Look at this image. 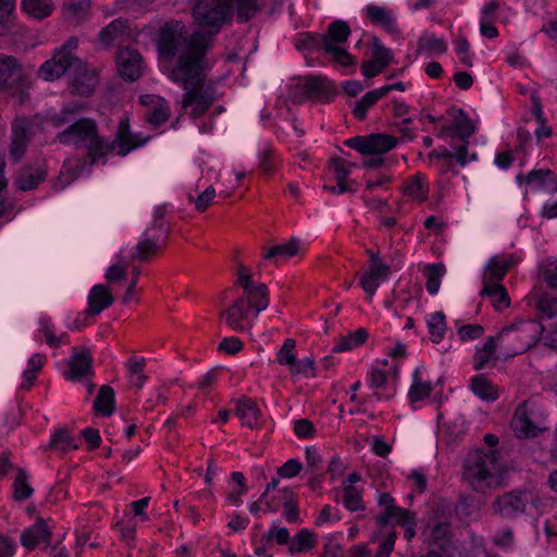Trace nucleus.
Masks as SVG:
<instances>
[{
	"instance_id": "nucleus-5",
	"label": "nucleus",
	"mask_w": 557,
	"mask_h": 557,
	"mask_svg": "<svg viewBox=\"0 0 557 557\" xmlns=\"http://www.w3.org/2000/svg\"><path fill=\"white\" fill-rule=\"evenodd\" d=\"M77 46V38H69L65 44L57 50L54 55L39 67L38 75L45 81H54L66 74L69 67L82 66L83 61L76 58L72 52Z\"/></svg>"
},
{
	"instance_id": "nucleus-61",
	"label": "nucleus",
	"mask_w": 557,
	"mask_h": 557,
	"mask_svg": "<svg viewBox=\"0 0 557 557\" xmlns=\"http://www.w3.org/2000/svg\"><path fill=\"white\" fill-rule=\"evenodd\" d=\"M274 247L277 256L289 258L297 255L299 250V242L296 238H292L287 243Z\"/></svg>"
},
{
	"instance_id": "nucleus-20",
	"label": "nucleus",
	"mask_w": 557,
	"mask_h": 557,
	"mask_svg": "<svg viewBox=\"0 0 557 557\" xmlns=\"http://www.w3.org/2000/svg\"><path fill=\"white\" fill-rule=\"evenodd\" d=\"M511 426L519 437H535L540 432V429L528 417L524 405H520L516 409Z\"/></svg>"
},
{
	"instance_id": "nucleus-13",
	"label": "nucleus",
	"mask_w": 557,
	"mask_h": 557,
	"mask_svg": "<svg viewBox=\"0 0 557 557\" xmlns=\"http://www.w3.org/2000/svg\"><path fill=\"white\" fill-rule=\"evenodd\" d=\"M51 530L42 518H37L35 524L24 530L21 534V542L28 550L34 549L40 542H50Z\"/></svg>"
},
{
	"instance_id": "nucleus-45",
	"label": "nucleus",
	"mask_w": 557,
	"mask_h": 557,
	"mask_svg": "<svg viewBox=\"0 0 557 557\" xmlns=\"http://www.w3.org/2000/svg\"><path fill=\"white\" fill-rule=\"evenodd\" d=\"M393 60V53L389 49L385 48L379 38H373V53L372 60L374 63L386 67Z\"/></svg>"
},
{
	"instance_id": "nucleus-27",
	"label": "nucleus",
	"mask_w": 557,
	"mask_h": 557,
	"mask_svg": "<svg viewBox=\"0 0 557 557\" xmlns=\"http://www.w3.org/2000/svg\"><path fill=\"white\" fill-rule=\"evenodd\" d=\"M128 29V23L125 20L117 18L111 22L99 34V40L103 46H109L115 39L124 36Z\"/></svg>"
},
{
	"instance_id": "nucleus-49",
	"label": "nucleus",
	"mask_w": 557,
	"mask_h": 557,
	"mask_svg": "<svg viewBox=\"0 0 557 557\" xmlns=\"http://www.w3.org/2000/svg\"><path fill=\"white\" fill-rule=\"evenodd\" d=\"M116 139L119 140L121 150L120 154L125 156L131 149L135 148V144H131V134L128 131V124L122 121L120 123L119 131L116 133Z\"/></svg>"
},
{
	"instance_id": "nucleus-23",
	"label": "nucleus",
	"mask_w": 557,
	"mask_h": 557,
	"mask_svg": "<svg viewBox=\"0 0 557 557\" xmlns=\"http://www.w3.org/2000/svg\"><path fill=\"white\" fill-rule=\"evenodd\" d=\"M115 407L114 391L109 385H102L94 403V409L103 414L111 416Z\"/></svg>"
},
{
	"instance_id": "nucleus-60",
	"label": "nucleus",
	"mask_w": 557,
	"mask_h": 557,
	"mask_svg": "<svg viewBox=\"0 0 557 557\" xmlns=\"http://www.w3.org/2000/svg\"><path fill=\"white\" fill-rule=\"evenodd\" d=\"M405 528V537L411 540L416 535V518L412 512L407 510V516H400L397 522Z\"/></svg>"
},
{
	"instance_id": "nucleus-7",
	"label": "nucleus",
	"mask_w": 557,
	"mask_h": 557,
	"mask_svg": "<svg viewBox=\"0 0 557 557\" xmlns=\"http://www.w3.org/2000/svg\"><path fill=\"white\" fill-rule=\"evenodd\" d=\"M29 85L30 83L16 59L0 54V90L12 94L18 92L21 102H23L25 91L29 88Z\"/></svg>"
},
{
	"instance_id": "nucleus-62",
	"label": "nucleus",
	"mask_w": 557,
	"mask_h": 557,
	"mask_svg": "<svg viewBox=\"0 0 557 557\" xmlns=\"http://www.w3.org/2000/svg\"><path fill=\"white\" fill-rule=\"evenodd\" d=\"M345 163L346 161L341 158H333L331 160V166L337 183L346 182L349 175V170L345 168Z\"/></svg>"
},
{
	"instance_id": "nucleus-58",
	"label": "nucleus",
	"mask_w": 557,
	"mask_h": 557,
	"mask_svg": "<svg viewBox=\"0 0 557 557\" xmlns=\"http://www.w3.org/2000/svg\"><path fill=\"white\" fill-rule=\"evenodd\" d=\"M470 45L465 37H460L456 40V53L459 55L460 61L468 67H471L472 60L469 55Z\"/></svg>"
},
{
	"instance_id": "nucleus-33",
	"label": "nucleus",
	"mask_w": 557,
	"mask_h": 557,
	"mask_svg": "<svg viewBox=\"0 0 557 557\" xmlns=\"http://www.w3.org/2000/svg\"><path fill=\"white\" fill-rule=\"evenodd\" d=\"M428 329L430 334V339L438 344L445 336L446 332V317L442 311H437L431 315V319L428 321Z\"/></svg>"
},
{
	"instance_id": "nucleus-29",
	"label": "nucleus",
	"mask_w": 557,
	"mask_h": 557,
	"mask_svg": "<svg viewBox=\"0 0 557 557\" xmlns=\"http://www.w3.org/2000/svg\"><path fill=\"white\" fill-rule=\"evenodd\" d=\"M368 338V332L364 329H359L349 333L347 336L339 338L338 343L334 346V352H343L351 350L354 347L362 345Z\"/></svg>"
},
{
	"instance_id": "nucleus-4",
	"label": "nucleus",
	"mask_w": 557,
	"mask_h": 557,
	"mask_svg": "<svg viewBox=\"0 0 557 557\" xmlns=\"http://www.w3.org/2000/svg\"><path fill=\"white\" fill-rule=\"evenodd\" d=\"M232 12V7L226 0H199L193 8L195 21L208 29L203 33L210 36V42Z\"/></svg>"
},
{
	"instance_id": "nucleus-43",
	"label": "nucleus",
	"mask_w": 557,
	"mask_h": 557,
	"mask_svg": "<svg viewBox=\"0 0 557 557\" xmlns=\"http://www.w3.org/2000/svg\"><path fill=\"white\" fill-rule=\"evenodd\" d=\"M296 347V342L293 338L285 339L283 346L281 347L280 351L277 352V362L282 366H289L293 368V366H296V355L293 352V350Z\"/></svg>"
},
{
	"instance_id": "nucleus-30",
	"label": "nucleus",
	"mask_w": 557,
	"mask_h": 557,
	"mask_svg": "<svg viewBox=\"0 0 557 557\" xmlns=\"http://www.w3.org/2000/svg\"><path fill=\"white\" fill-rule=\"evenodd\" d=\"M22 8L28 15L41 20L51 14L52 2L51 0H23Z\"/></svg>"
},
{
	"instance_id": "nucleus-57",
	"label": "nucleus",
	"mask_w": 557,
	"mask_h": 557,
	"mask_svg": "<svg viewBox=\"0 0 557 557\" xmlns=\"http://www.w3.org/2000/svg\"><path fill=\"white\" fill-rule=\"evenodd\" d=\"M302 469V465L296 459L287 460L282 467L277 469V474L282 478H294Z\"/></svg>"
},
{
	"instance_id": "nucleus-17",
	"label": "nucleus",
	"mask_w": 557,
	"mask_h": 557,
	"mask_svg": "<svg viewBox=\"0 0 557 557\" xmlns=\"http://www.w3.org/2000/svg\"><path fill=\"white\" fill-rule=\"evenodd\" d=\"M235 414L240 419L242 424L250 429L258 426L260 409L257 403L249 397H242L236 400Z\"/></svg>"
},
{
	"instance_id": "nucleus-28",
	"label": "nucleus",
	"mask_w": 557,
	"mask_h": 557,
	"mask_svg": "<svg viewBox=\"0 0 557 557\" xmlns=\"http://www.w3.org/2000/svg\"><path fill=\"white\" fill-rule=\"evenodd\" d=\"M527 184L549 190L557 188L555 175L549 170H533L527 175Z\"/></svg>"
},
{
	"instance_id": "nucleus-64",
	"label": "nucleus",
	"mask_w": 557,
	"mask_h": 557,
	"mask_svg": "<svg viewBox=\"0 0 557 557\" xmlns=\"http://www.w3.org/2000/svg\"><path fill=\"white\" fill-rule=\"evenodd\" d=\"M396 533L389 532L385 540L381 543L380 548L375 554V557H388L394 549Z\"/></svg>"
},
{
	"instance_id": "nucleus-21",
	"label": "nucleus",
	"mask_w": 557,
	"mask_h": 557,
	"mask_svg": "<svg viewBox=\"0 0 557 557\" xmlns=\"http://www.w3.org/2000/svg\"><path fill=\"white\" fill-rule=\"evenodd\" d=\"M309 98L315 101H330L331 85L330 82L321 76H308L304 82Z\"/></svg>"
},
{
	"instance_id": "nucleus-54",
	"label": "nucleus",
	"mask_w": 557,
	"mask_h": 557,
	"mask_svg": "<svg viewBox=\"0 0 557 557\" xmlns=\"http://www.w3.org/2000/svg\"><path fill=\"white\" fill-rule=\"evenodd\" d=\"M214 197H215V189L212 186H209L196 199H194L191 196H189V200L195 201V206L198 211L205 212Z\"/></svg>"
},
{
	"instance_id": "nucleus-22",
	"label": "nucleus",
	"mask_w": 557,
	"mask_h": 557,
	"mask_svg": "<svg viewBox=\"0 0 557 557\" xmlns=\"http://www.w3.org/2000/svg\"><path fill=\"white\" fill-rule=\"evenodd\" d=\"M512 263L511 258L493 257L484 270L483 281L500 283Z\"/></svg>"
},
{
	"instance_id": "nucleus-59",
	"label": "nucleus",
	"mask_w": 557,
	"mask_h": 557,
	"mask_svg": "<svg viewBox=\"0 0 557 557\" xmlns=\"http://www.w3.org/2000/svg\"><path fill=\"white\" fill-rule=\"evenodd\" d=\"M86 161H83L81 164L75 166L74 173H61L58 177V182L54 185V189H62L66 187L71 182H73L77 175L84 170L86 166Z\"/></svg>"
},
{
	"instance_id": "nucleus-6",
	"label": "nucleus",
	"mask_w": 557,
	"mask_h": 557,
	"mask_svg": "<svg viewBox=\"0 0 557 557\" xmlns=\"http://www.w3.org/2000/svg\"><path fill=\"white\" fill-rule=\"evenodd\" d=\"M544 331V326L535 321H519L511 325L505 326L500 330L498 337L510 336V339L516 344L512 349V355L525 352L534 347Z\"/></svg>"
},
{
	"instance_id": "nucleus-14",
	"label": "nucleus",
	"mask_w": 557,
	"mask_h": 557,
	"mask_svg": "<svg viewBox=\"0 0 557 557\" xmlns=\"http://www.w3.org/2000/svg\"><path fill=\"white\" fill-rule=\"evenodd\" d=\"M92 358L87 347L83 346L75 349L71 361L69 362L70 371L65 373L66 379L79 380L91 372Z\"/></svg>"
},
{
	"instance_id": "nucleus-15",
	"label": "nucleus",
	"mask_w": 557,
	"mask_h": 557,
	"mask_svg": "<svg viewBox=\"0 0 557 557\" xmlns=\"http://www.w3.org/2000/svg\"><path fill=\"white\" fill-rule=\"evenodd\" d=\"M245 305L255 310V317L265 310L270 304V292L265 284L259 283L244 292Z\"/></svg>"
},
{
	"instance_id": "nucleus-32",
	"label": "nucleus",
	"mask_w": 557,
	"mask_h": 557,
	"mask_svg": "<svg viewBox=\"0 0 557 557\" xmlns=\"http://www.w3.org/2000/svg\"><path fill=\"white\" fill-rule=\"evenodd\" d=\"M350 34V27L348 23L337 20L329 25L327 33L324 34L326 42L344 44L347 41Z\"/></svg>"
},
{
	"instance_id": "nucleus-34",
	"label": "nucleus",
	"mask_w": 557,
	"mask_h": 557,
	"mask_svg": "<svg viewBox=\"0 0 557 557\" xmlns=\"http://www.w3.org/2000/svg\"><path fill=\"white\" fill-rule=\"evenodd\" d=\"M27 472L20 468L13 483V497L16 502H23L33 494V487L29 485Z\"/></svg>"
},
{
	"instance_id": "nucleus-9",
	"label": "nucleus",
	"mask_w": 557,
	"mask_h": 557,
	"mask_svg": "<svg viewBox=\"0 0 557 557\" xmlns=\"http://www.w3.org/2000/svg\"><path fill=\"white\" fill-rule=\"evenodd\" d=\"M397 143V138L392 135L374 133L349 138L345 145L362 154H382L395 148Z\"/></svg>"
},
{
	"instance_id": "nucleus-39",
	"label": "nucleus",
	"mask_w": 557,
	"mask_h": 557,
	"mask_svg": "<svg viewBox=\"0 0 557 557\" xmlns=\"http://www.w3.org/2000/svg\"><path fill=\"white\" fill-rule=\"evenodd\" d=\"M331 42H326V38L321 34H305L304 38L296 45L297 49H309L319 50L323 49L326 52V46Z\"/></svg>"
},
{
	"instance_id": "nucleus-19",
	"label": "nucleus",
	"mask_w": 557,
	"mask_h": 557,
	"mask_svg": "<svg viewBox=\"0 0 557 557\" xmlns=\"http://www.w3.org/2000/svg\"><path fill=\"white\" fill-rule=\"evenodd\" d=\"M46 177L45 171L40 168L24 166L22 168L15 180L14 185L23 191L32 190L38 186Z\"/></svg>"
},
{
	"instance_id": "nucleus-10",
	"label": "nucleus",
	"mask_w": 557,
	"mask_h": 557,
	"mask_svg": "<svg viewBox=\"0 0 557 557\" xmlns=\"http://www.w3.org/2000/svg\"><path fill=\"white\" fill-rule=\"evenodd\" d=\"M12 141L9 156L14 163L24 157L30 138L34 135L33 123L26 117H16L11 125Z\"/></svg>"
},
{
	"instance_id": "nucleus-50",
	"label": "nucleus",
	"mask_w": 557,
	"mask_h": 557,
	"mask_svg": "<svg viewBox=\"0 0 557 557\" xmlns=\"http://www.w3.org/2000/svg\"><path fill=\"white\" fill-rule=\"evenodd\" d=\"M326 53L333 55V60L343 66L352 65L354 58L344 49L335 45L326 46Z\"/></svg>"
},
{
	"instance_id": "nucleus-52",
	"label": "nucleus",
	"mask_w": 557,
	"mask_h": 557,
	"mask_svg": "<svg viewBox=\"0 0 557 557\" xmlns=\"http://www.w3.org/2000/svg\"><path fill=\"white\" fill-rule=\"evenodd\" d=\"M405 191L420 201H424L426 199L425 186L419 176H413L410 180L405 187Z\"/></svg>"
},
{
	"instance_id": "nucleus-12",
	"label": "nucleus",
	"mask_w": 557,
	"mask_h": 557,
	"mask_svg": "<svg viewBox=\"0 0 557 557\" xmlns=\"http://www.w3.org/2000/svg\"><path fill=\"white\" fill-rule=\"evenodd\" d=\"M143 58L138 51L128 47L120 48L116 53V66L124 79L134 82L141 75Z\"/></svg>"
},
{
	"instance_id": "nucleus-63",
	"label": "nucleus",
	"mask_w": 557,
	"mask_h": 557,
	"mask_svg": "<svg viewBox=\"0 0 557 557\" xmlns=\"http://www.w3.org/2000/svg\"><path fill=\"white\" fill-rule=\"evenodd\" d=\"M243 348V343L236 337L224 338L219 344V349L227 352L228 355H235Z\"/></svg>"
},
{
	"instance_id": "nucleus-40",
	"label": "nucleus",
	"mask_w": 557,
	"mask_h": 557,
	"mask_svg": "<svg viewBox=\"0 0 557 557\" xmlns=\"http://www.w3.org/2000/svg\"><path fill=\"white\" fill-rule=\"evenodd\" d=\"M432 391V385L428 382H422L419 377V371L414 372V382L409 391V398L412 403H417L426 398Z\"/></svg>"
},
{
	"instance_id": "nucleus-31",
	"label": "nucleus",
	"mask_w": 557,
	"mask_h": 557,
	"mask_svg": "<svg viewBox=\"0 0 557 557\" xmlns=\"http://www.w3.org/2000/svg\"><path fill=\"white\" fill-rule=\"evenodd\" d=\"M453 128V136H456L459 139H469V137L474 133L475 126L473 122L467 116L465 111L460 109L458 110L457 115L454 117Z\"/></svg>"
},
{
	"instance_id": "nucleus-11",
	"label": "nucleus",
	"mask_w": 557,
	"mask_h": 557,
	"mask_svg": "<svg viewBox=\"0 0 557 557\" xmlns=\"http://www.w3.org/2000/svg\"><path fill=\"white\" fill-rule=\"evenodd\" d=\"M66 73L72 76L71 90L82 97H89L97 84L98 78L96 72L87 67V64L82 62V66H71Z\"/></svg>"
},
{
	"instance_id": "nucleus-1",
	"label": "nucleus",
	"mask_w": 557,
	"mask_h": 557,
	"mask_svg": "<svg viewBox=\"0 0 557 557\" xmlns=\"http://www.w3.org/2000/svg\"><path fill=\"white\" fill-rule=\"evenodd\" d=\"M157 46L159 54L164 58L172 59L180 52L170 78L186 90L182 98L183 109L193 107L189 115L200 117L215 101L214 87L205 83L210 36L203 30L187 36L183 23L171 21L160 28Z\"/></svg>"
},
{
	"instance_id": "nucleus-53",
	"label": "nucleus",
	"mask_w": 557,
	"mask_h": 557,
	"mask_svg": "<svg viewBox=\"0 0 557 557\" xmlns=\"http://www.w3.org/2000/svg\"><path fill=\"white\" fill-rule=\"evenodd\" d=\"M483 334L484 329L480 324H466L458 329L461 342L480 338Z\"/></svg>"
},
{
	"instance_id": "nucleus-41",
	"label": "nucleus",
	"mask_w": 557,
	"mask_h": 557,
	"mask_svg": "<svg viewBox=\"0 0 557 557\" xmlns=\"http://www.w3.org/2000/svg\"><path fill=\"white\" fill-rule=\"evenodd\" d=\"M89 8V0H64L63 2L65 14L77 20L82 18Z\"/></svg>"
},
{
	"instance_id": "nucleus-48",
	"label": "nucleus",
	"mask_w": 557,
	"mask_h": 557,
	"mask_svg": "<svg viewBox=\"0 0 557 557\" xmlns=\"http://www.w3.org/2000/svg\"><path fill=\"white\" fill-rule=\"evenodd\" d=\"M367 15L373 23L383 24L386 27H389L395 23V21L388 16L387 12L382 7H368Z\"/></svg>"
},
{
	"instance_id": "nucleus-2",
	"label": "nucleus",
	"mask_w": 557,
	"mask_h": 557,
	"mask_svg": "<svg viewBox=\"0 0 557 557\" xmlns=\"http://www.w3.org/2000/svg\"><path fill=\"white\" fill-rule=\"evenodd\" d=\"M57 140L62 145L73 144L76 147H85L88 150L89 166L96 163L97 159L104 157L114 149L98 134V127L91 119H79L72 122L64 131L57 135Z\"/></svg>"
},
{
	"instance_id": "nucleus-26",
	"label": "nucleus",
	"mask_w": 557,
	"mask_h": 557,
	"mask_svg": "<svg viewBox=\"0 0 557 557\" xmlns=\"http://www.w3.org/2000/svg\"><path fill=\"white\" fill-rule=\"evenodd\" d=\"M315 534L308 529H302L294 536V539L289 543L288 550L290 554L304 553L312 549L315 546Z\"/></svg>"
},
{
	"instance_id": "nucleus-24",
	"label": "nucleus",
	"mask_w": 557,
	"mask_h": 557,
	"mask_svg": "<svg viewBox=\"0 0 557 557\" xmlns=\"http://www.w3.org/2000/svg\"><path fill=\"white\" fill-rule=\"evenodd\" d=\"M471 389L476 396L486 401H494L498 398L497 388L482 374L472 379Z\"/></svg>"
},
{
	"instance_id": "nucleus-3",
	"label": "nucleus",
	"mask_w": 557,
	"mask_h": 557,
	"mask_svg": "<svg viewBox=\"0 0 557 557\" xmlns=\"http://www.w3.org/2000/svg\"><path fill=\"white\" fill-rule=\"evenodd\" d=\"M498 453L492 449L484 453L479 449L468 455L463 465V478L478 492L491 486V481L498 471Z\"/></svg>"
},
{
	"instance_id": "nucleus-47",
	"label": "nucleus",
	"mask_w": 557,
	"mask_h": 557,
	"mask_svg": "<svg viewBox=\"0 0 557 557\" xmlns=\"http://www.w3.org/2000/svg\"><path fill=\"white\" fill-rule=\"evenodd\" d=\"M237 18L240 22L249 21L259 10L256 0H236Z\"/></svg>"
},
{
	"instance_id": "nucleus-56",
	"label": "nucleus",
	"mask_w": 557,
	"mask_h": 557,
	"mask_svg": "<svg viewBox=\"0 0 557 557\" xmlns=\"http://www.w3.org/2000/svg\"><path fill=\"white\" fill-rule=\"evenodd\" d=\"M295 434L300 438H310L314 435V425L308 419H299L294 425Z\"/></svg>"
},
{
	"instance_id": "nucleus-8",
	"label": "nucleus",
	"mask_w": 557,
	"mask_h": 557,
	"mask_svg": "<svg viewBox=\"0 0 557 557\" xmlns=\"http://www.w3.org/2000/svg\"><path fill=\"white\" fill-rule=\"evenodd\" d=\"M529 502L530 494L527 491L513 490L497 496L492 509L495 515L511 520L525 512Z\"/></svg>"
},
{
	"instance_id": "nucleus-42",
	"label": "nucleus",
	"mask_w": 557,
	"mask_h": 557,
	"mask_svg": "<svg viewBox=\"0 0 557 557\" xmlns=\"http://www.w3.org/2000/svg\"><path fill=\"white\" fill-rule=\"evenodd\" d=\"M170 117L169 108L164 102L157 103L153 106V109H151L146 114V120L148 123L153 125L154 127L160 126L161 124L165 123Z\"/></svg>"
},
{
	"instance_id": "nucleus-16",
	"label": "nucleus",
	"mask_w": 557,
	"mask_h": 557,
	"mask_svg": "<svg viewBox=\"0 0 557 557\" xmlns=\"http://www.w3.org/2000/svg\"><path fill=\"white\" fill-rule=\"evenodd\" d=\"M114 301L108 287L104 285H95L88 296V309L86 313L95 315L109 308Z\"/></svg>"
},
{
	"instance_id": "nucleus-18",
	"label": "nucleus",
	"mask_w": 557,
	"mask_h": 557,
	"mask_svg": "<svg viewBox=\"0 0 557 557\" xmlns=\"http://www.w3.org/2000/svg\"><path fill=\"white\" fill-rule=\"evenodd\" d=\"M245 306V298L238 297L220 313V317L226 319V324L232 330L243 331L245 329L244 321L248 318V309Z\"/></svg>"
},
{
	"instance_id": "nucleus-55",
	"label": "nucleus",
	"mask_w": 557,
	"mask_h": 557,
	"mask_svg": "<svg viewBox=\"0 0 557 557\" xmlns=\"http://www.w3.org/2000/svg\"><path fill=\"white\" fill-rule=\"evenodd\" d=\"M157 244L152 239L146 238L136 246L137 255L135 256L141 261H145L149 256L154 255L157 251Z\"/></svg>"
},
{
	"instance_id": "nucleus-37",
	"label": "nucleus",
	"mask_w": 557,
	"mask_h": 557,
	"mask_svg": "<svg viewBox=\"0 0 557 557\" xmlns=\"http://www.w3.org/2000/svg\"><path fill=\"white\" fill-rule=\"evenodd\" d=\"M428 276L426 289L430 294L434 295L437 293L441 284V277L445 273V267L442 263L430 264L425 268Z\"/></svg>"
},
{
	"instance_id": "nucleus-38",
	"label": "nucleus",
	"mask_w": 557,
	"mask_h": 557,
	"mask_svg": "<svg viewBox=\"0 0 557 557\" xmlns=\"http://www.w3.org/2000/svg\"><path fill=\"white\" fill-rule=\"evenodd\" d=\"M283 494V516L290 523L297 522L299 520V510L295 495L289 488H284Z\"/></svg>"
},
{
	"instance_id": "nucleus-46",
	"label": "nucleus",
	"mask_w": 557,
	"mask_h": 557,
	"mask_svg": "<svg viewBox=\"0 0 557 557\" xmlns=\"http://www.w3.org/2000/svg\"><path fill=\"white\" fill-rule=\"evenodd\" d=\"M345 507L350 511L363 509L360 492L352 485L344 487Z\"/></svg>"
},
{
	"instance_id": "nucleus-51",
	"label": "nucleus",
	"mask_w": 557,
	"mask_h": 557,
	"mask_svg": "<svg viewBox=\"0 0 557 557\" xmlns=\"http://www.w3.org/2000/svg\"><path fill=\"white\" fill-rule=\"evenodd\" d=\"M400 516H407V509L400 508V507H388L385 508L384 511L375 517L376 523L384 528L391 519H396L398 522Z\"/></svg>"
},
{
	"instance_id": "nucleus-44",
	"label": "nucleus",
	"mask_w": 557,
	"mask_h": 557,
	"mask_svg": "<svg viewBox=\"0 0 557 557\" xmlns=\"http://www.w3.org/2000/svg\"><path fill=\"white\" fill-rule=\"evenodd\" d=\"M50 447L67 450L69 448L76 449L78 446L74 444V441L71 437L69 430L63 428L55 431L50 441Z\"/></svg>"
},
{
	"instance_id": "nucleus-25",
	"label": "nucleus",
	"mask_w": 557,
	"mask_h": 557,
	"mask_svg": "<svg viewBox=\"0 0 557 557\" xmlns=\"http://www.w3.org/2000/svg\"><path fill=\"white\" fill-rule=\"evenodd\" d=\"M385 90L386 89H375L368 91L360 100H358L352 109V114L359 121L364 120L368 110L384 97Z\"/></svg>"
},
{
	"instance_id": "nucleus-36",
	"label": "nucleus",
	"mask_w": 557,
	"mask_h": 557,
	"mask_svg": "<svg viewBox=\"0 0 557 557\" xmlns=\"http://www.w3.org/2000/svg\"><path fill=\"white\" fill-rule=\"evenodd\" d=\"M448 532H449V523L448 522H438L433 525L431 529V533L429 536V543L440 549H444L449 540H448Z\"/></svg>"
},
{
	"instance_id": "nucleus-35",
	"label": "nucleus",
	"mask_w": 557,
	"mask_h": 557,
	"mask_svg": "<svg viewBox=\"0 0 557 557\" xmlns=\"http://www.w3.org/2000/svg\"><path fill=\"white\" fill-rule=\"evenodd\" d=\"M496 350V337L490 336L483 348L478 349L474 355V369H483L493 358Z\"/></svg>"
}]
</instances>
